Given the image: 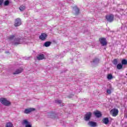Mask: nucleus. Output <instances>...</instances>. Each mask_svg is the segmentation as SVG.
Segmentation results:
<instances>
[{"label":"nucleus","instance_id":"f257e3e1","mask_svg":"<svg viewBox=\"0 0 127 127\" xmlns=\"http://www.w3.org/2000/svg\"><path fill=\"white\" fill-rule=\"evenodd\" d=\"M9 39L10 40L12 39L14 40L13 43L14 45H18V44H21V43H23V44L26 43V41L27 40L25 39H19V38H15V37L14 35L11 36L9 38Z\"/></svg>","mask_w":127,"mask_h":127},{"label":"nucleus","instance_id":"f03ea898","mask_svg":"<svg viewBox=\"0 0 127 127\" xmlns=\"http://www.w3.org/2000/svg\"><path fill=\"white\" fill-rule=\"evenodd\" d=\"M0 103L3 106H6V107H9L11 105V102L7 100V99L4 98H0Z\"/></svg>","mask_w":127,"mask_h":127},{"label":"nucleus","instance_id":"7ed1b4c3","mask_svg":"<svg viewBox=\"0 0 127 127\" xmlns=\"http://www.w3.org/2000/svg\"><path fill=\"white\" fill-rule=\"evenodd\" d=\"M22 125L24 126L25 127H32V124L27 119L23 120L22 122Z\"/></svg>","mask_w":127,"mask_h":127},{"label":"nucleus","instance_id":"20e7f679","mask_svg":"<svg viewBox=\"0 0 127 127\" xmlns=\"http://www.w3.org/2000/svg\"><path fill=\"white\" fill-rule=\"evenodd\" d=\"M114 17L115 16L113 14L107 15L105 16V18L107 19V21H109V22H112V21H114Z\"/></svg>","mask_w":127,"mask_h":127},{"label":"nucleus","instance_id":"39448f33","mask_svg":"<svg viewBox=\"0 0 127 127\" xmlns=\"http://www.w3.org/2000/svg\"><path fill=\"white\" fill-rule=\"evenodd\" d=\"M21 23V19L17 18L15 19L14 25L15 27H17V26H20Z\"/></svg>","mask_w":127,"mask_h":127},{"label":"nucleus","instance_id":"423d86ee","mask_svg":"<svg viewBox=\"0 0 127 127\" xmlns=\"http://www.w3.org/2000/svg\"><path fill=\"white\" fill-rule=\"evenodd\" d=\"M110 114L113 116V117H117L119 114V110L117 109H113L110 111Z\"/></svg>","mask_w":127,"mask_h":127},{"label":"nucleus","instance_id":"0eeeda50","mask_svg":"<svg viewBox=\"0 0 127 127\" xmlns=\"http://www.w3.org/2000/svg\"><path fill=\"white\" fill-rule=\"evenodd\" d=\"M99 41L102 46H106L108 43L107 42V40L105 38H101L99 39Z\"/></svg>","mask_w":127,"mask_h":127},{"label":"nucleus","instance_id":"6e6552de","mask_svg":"<svg viewBox=\"0 0 127 127\" xmlns=\"http://www.w3.org/2000/svg\"><path fill=\"white\" fill-rule=\"evenodd\" d=\"M91 117H92V113L90 112H88L86 113L84 116V120L86 122L90 121V119H91Z\"/></svg>","mask_w":127,"mask_h":127},{"label":"nucleus","instance_id":"1a4fd4ad","mask_svg":"<svg viewBox=\"0 0 127 127\" xmlns=\"http://www.w3.org/2000/svg\"><path fill=\"white\" fill-rule=\"evenodd\" d=\"M35 111V109L34 108H28L25 109L24 111V114H30L32 112H34Z\"/></svg>","mask_w":127,"mask_h":127},{"label":"nucleus","instance_id":"9d476101","mask_svg":"<svg viewBox=\"0 0 127 127\" xmlns=\"http://www.w3.org/2000/svg\"><path fill=\"white\" fill-rule=\"evenodd\" d=\"M23 71V68H19L17 69L14 72H13V75H17L18 74H20Z\"/></svg>","mask_w":127,"mask_h":127},{"label":"nucleus","instance_id":"9b49d317","mask_svg":"<svg viewBox=\"0 0 127 127\" xmlns=\"http://www.w3.org/2000/svg\"><path fill=\"white\" fill-rule=\"evenodd\" d=\"M39 38L41 40H45L47 38V34L44 33H42L39 36Z\"/></svg>","mask_w":127,"mask_h":127},{"label":"nucleus","instance_id":"f8f14e48","mask_svg":"<svg viewBox=\"0 0 127 127\" xmlns=\"http://www.w3.org/2000/svg\"><path fill=\"white\" fill-rule=\"evenodd\" d=\"M37 58L38 60H43L45 58L44 55L43 54L39 55L37 57Z\"/></svg>","mask_w":127,"mask_h":127},{"label":"nucleus","instance_id":"ddd939ff","mask_svg":"<svg viewBox=\"0 0 127 127\" xmlns=\"http://www.w3.org/2000/svg\"><path fill=\"white\" fill-rule=\"evenodd\" d=\"M96 118H101V117H102V113H101V112H100L98 110H96Z\"/></svg>","mask_w":127,"mask_h":127},{"label":"nucleus","instance_id":"4468645a","mask_svg":"<svg viewBox=\"0 0 127 127\" xmlns=\"http://www.w3.org/2000/svg\"><path fill=\"white\" fill-rule=\"evenodd\" d=\"M5 127H14L13 126V124H12V123H11V122L6 123V124H5Z\"/></svg>","mask_w":127,"mask_h":127},{"label":"nucleus","instance_id":"2eb2a0df","mask_svg":"<svg viewBox=\"0 0 127 127\" xmlns=\"http://www.w3.org/2000/svg\"><path fill=\"white\" fill-rule=\"evenodd\" d=\"M102 121H103V123L104 124H105V125H108V124H109V118H105L103 119Z\"/></svg>","mask_w":127,"mask_h":127},{"label":"nucleus","instance_id":"dca6fc26","mask_svg":"<svg viewBox=\"0 0 127 127\" xmlns=\"http://www.w3.org/2000/svg\"><path fill=\"white\" fill-rule=\"evenodd\" d=\"M26 8V7L24 5H21L19 9L20 10V11H23L24 10H25V9Z\"/></svg>","mask_w":127,"mask_h":127},{"label":"nucleus","instance_id":"f3484780","mask_svg":"<svg viewBox=\"0 0 127 127\" xmlns=\"http://www.w3.org/2000/svg\"><path fill=\"white\" fill-rule=\"evenodd\" d=\"M88 125L90 126V127H95L96 123L92 121H90L88 123Z\"/></svg>","mask_w":127,"mask_h":127},{"label":"nucleus","instance_id":"a211bd4d","mask_svg":"<svg viewBox=\"0 0 127 127\" xmlns=\"http://www.w3.org/2000/svg\"><path fill=\"white\" fill-rule=\"evenodd\" d=\"M50 45H51V43L50 42H47L45 43L44 46L45 47H49Z\"/></svg>","mask_w":127,"mask_h":127},{"label":"nucleus","instance_id":"6ab92c4d","mask_svg":"<svg viewBox=\"0 0 127 127\" xmlns=\"http://www.w3.org/2000/svg\"><path fill=\"white\" fill-rule=\"evenodd\" d=\"M73 10L75 11L76 14H78V13H79V8L77 6H75L73 8Z\"/></svg>","mask_w":127,"mask_h":127},{"label":"nucleus","instance_id":"aec40b11","mask_svg":"<svg viewBox=\"0 0 127 127\" xmlns=\"http://www.w3.org/2000/svg\"><path fill=\"white\" fill-rule=\"evenodd\" d=\"M117 68L119 70H121V69H122V68H123V64H119L117 65Z\"/></svg>","mask_w":127,"mask_h":127},{"label":"nucleus","instance_id":"412c9836","mask_svg":"<svg viewBox=\"0 0 127 127\" xmlns=\"http://www.w3.org/2000/svg\"><path fill=\"white\" fill-rule=\"evenodd\" d=\"M127 60L124 59L122 61V65H127Z\"/></svg>","mask_w":127,"mask_h":127},{"label":"nucleus","instance_id":"4be33fe9","mask_svg":"<svg viewBox=\"0 0 127 127\" xmlns=\"http://www.w3.org/2000/svg\"><path fill=\"white\" fill-rule=\"evenodd\" d=\"M107 79L108 80H112L113 79V75L112 74H109L107 75Z\"/></svg>","mask_w":127,"mask_h":127},{"label":"nucleus","instance_id":"5701e85b","mask_svg":"<svg viewBox=\"0 0 127 127\" xmlns=\"http://www.w3.org/2000/svg\"><path fill=\"white\" fill-rule=\"evenodd\" d=\"M91 65L92 66H94V65H96V60H93L91 62Z\"/></svg>","mask_w":127,"mask_h":127},{"label":"nucleus","instance_id":"b1692460","mask_svg":"<svg viewBox=\"0 0 127 127\" xmlns=\"http://www.w3.org/2000/svg\"><path fill=\"white\" fill-rule=\"evenodd\" d=\"M8 4H9V1H8V0L5 1V2H4V5H8Z\"/></svg>","mask_w":127,"mask_h":127},{"label":"nucleus","instance_id":"393cba45","mask_svg":"<svg viewBox=\"0 0 127 127\" xmlns=\"http://www.w3.org/2000/svg\"><path fill=\"white\" fill-rule=\"evenodd\" d=\"M113 64H114V65H117V64H118V60L115 59L113 61Z\"/></svg>","mask_w":127,"mask_h":127},{"label":"nucleus","instance_id":"a878e982","mask_svg":"<svg viewBox=\"0 0 127 127\" xmlns=\"http://www.w3.org/2000/svg\"><path fill=\"white\" fill-rule=\"evenodd\" d=\"M56 103H57V104H61L62 103V101L57 100H56Z\"/></svg>","mask_w":127,"mask_h":127},{"label":"nucleus","instance_id":"bb28decb","mask_svg":"<svg viewBox=\"0 0 127 127\" xmlns=\"http://www.w3.org/2000/svg\"><path fill=\"white\" fill-rule=\"evenodd\" d=\"M106 92L107 94H111L112 93V91H111L110 89H107Z\"/></svg>","mask_w":127,"mask_h":127},{"label":"nucleus","instance_id":"cd10ccee","mask_svg":"<svg viewBox=\"0 0 127 127\" xmlns=\"http://www.w3.org/2000/svg\"><path fill=\"white\" fill-rule=\"evenodd\" d=\"M3 2V0H0V5L2 4Z\"/></svg>","mask_w":127,"mask_h":127},{"label":"nucleus","instance_id":"c85d7f7f","mask_svg":"<svg viewBox=\"0 0 127 127\" xmlns=\"http://www.w3.org/2000/svg\"><path fill=\"white\" fill-rule=\"evenodd\" d=\"M99 59H96V62H99Z\"/></svg>","mask_w":127,"mask_h":127},{"label":"nucleus","instance_id":"c756f323","mask_svg":"<svg viewBox=\"0 0 127 127\" xmlns=\"http://www.w3.org/2000/svg\"><path fill=\"white\" fill-rule=\"evenodd\" d=\"M94 115H96V113L95 112H94Z\"/></svg>","mask_w":127,"mask_h":127}]
</instances>
